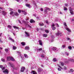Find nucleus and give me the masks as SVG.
I'll return each mask as SVG.
<instances>
[{
	"mask_svg": "<svg viewBox=\"0 0 74 74\" xmlns=\"http://www.w3.org/2000/svg\"><path fill=\"white\" fill-rule=\"evenodd\" d=\"M69 10L71 15H73V14H74V12L73 11V9H72L71 7L69 8Z\"/></svg>",
	"mask_w": 74,
	"mask_h": 74,
	"instance_id": "obj_1",
	"label": "nucleus"
},
{
	"mask_svg": "<svg viewBox=\"0 0 74 74\" xmlns=\"http://www.w3.org/2000/svg\"><path fill=\"white\" fill-rule=\"evenodd\" d=\"M38 73H42L43 72V69L41 68H38Z\"/></svg>",
	"mask_w": 74,
	"mask_h": 74,
	"instance_id": "obj_2",
	"label": "nucleus"
},
{
	"mask_svg": "<svg viewBox=\"0 0 74 74\" xmlns=\"http://www.w3.org/2000/svg\"><path fill=\"white\" fill-rule=\"evenodd\" d=\"M25 33L26 34L25 36L26 37H29L30 36V34H29V33L25 31Z\"/></svg>",
	"mask_w": 74,
	"mask_h": 74,
	"instance_id": "obj_3",
	"label": "nucleus"
},
{
	"mask_svg": "<svg viewBox=\"0 0 74 74\" xmlns=\"http://www.w3.org/2000/svg\"><path fill=\"white\" fill-rule=\"evenodd\" d=\"M9 72V71H8V70L7 69H6L5 71H3V73H7V74H8Z\"/></svg>",
	"mask_w": 74,
	"mask_h": 74,
	"instance_id": "obj_4",
	"label": "nucleus"
},
{
	"mask_svg": "<svg viewBox=\"0 0 74 74\" xmlns=\"http://www.w3.org/2000/svg\"><path fill=\"white\" fill-rule=\"evenodd\" d=\"M25 67L23 66L21 68V72H23L25 71Z\"/></svg>",
	"mask_w": 74,
	"mask_h": 74,
	"instance_id": "obj_5",
	"label": "nucleus"
},
{
	"mask_svg": "<svg viewBox=\"0 0 74 74\" xmlns=\"http://www.w3.org/2000/svg\"><path fill=\"white\" fill-rule=\"evenodd\" d=\"M2 14L3 15H5L7 14V12L4 11H1Z\"/></svg>",
	"mask_w": 74,
	"mask_h": 74,
	"instance_id": "obj_6",
	"label": "nucleus"
},
{
	"mask_svg": "<svg viewBox=\"0 0 74 74\" xmlns=\"http://www.w3.org/2000/svg\"><path fill=\"white\" fill-rule=\"evenodd\" d=\"M50 10V9H49V8H48L47 7H45L44 9L45 12H47V10H49V11Z\"/></svg>",
	"mask_w": 74,
	"mask_h": 74,
	"instance_id": "obj_7",
	"label": "nucleus"
},
{
	"mask_svg": "<svg viewBox=\"0 0 74 74\" xmlns=\"http://www.w3.org/2000/svg\"><path fill=\"white\" fill-rule=\"evenodd\" d=\"M9 64H10V66L12 67V68L13 69H15V66H14V65L12 64H10V63H9Z\"/></svg>",
	"mask_w": 74,
	"mask_h": 74,
	"instance_id": "obj_8",
	"label": "nucleus"
},
{
	"mask_svg": "<svg viewBox=\"0 0 74 74\" xmlns=\"http://www.w3.org/2000/svg\"><path fill=\"white\" fill-rule=\"evenodd\" d=\"M25 25L27 27H30L31 28V26L29 25V24L27 23H25Z\"/></svg>",
	"mask_w": 74,
	"mask_h": 74,
	"instance_id": "obj_9",
	"label": "nucleus"
},
{
	"mask_svg": "<svg viewBox=\"0 0 74 74\" xmlns=\"http://www.w3.org/2000/svg\"><path fill=\"white\" fill-rule=\"evenodd\" d=\"M11 57H10V56L7 57V60H8V61H10L11 60Z\"/></svg>",
	"mask_w": 74,
	"mask_h": 74,
	"instance_id": "obj_10",
	"label": "nucleus"
},
{
	"mask_svg": "<svg viewBox=\"0 0 74 74\" xmlns=\"http://www.w3.org/2000/svg\"><path fill=\"white\" fill-rule=\"evenodd\" d=\"M38 42L39 43L40 45H42V40H39L38 41Z\"/></svg>",
	"mask_w": 74,
	"mask_h": 74,
	"instance_id": "obj_11",
	"label": "nucleus"
},
{
	"mask_svg": "<svg viewBox=\"0 0 74 74\" xmlns=\"http://www.w3.org/2000/svg\"><path fill=\"white\" fill-rule=\"evenodd\" d=\"M26 7H29V8H32V7H31V6H30V4H26Z\"/></svg>",
	"mask_w": 74,
	"mask_h": 74,
	"instance_id": "obj_12",
	"label": "nucleus"
},
{
	"mask_svg": "<svg viewBox=\"0 0 74 74\" xmlns=\"http://www.w3.org/2000/svg\"><path fill=\"white\" fill-rule=\"evenodd\" d=\"M25 50H29V47L28 46H26L25 47Z\"/></svg>",
	"mask_w": 74,
	"mask_h": 74,
	"instance_id": "obj_13",
	"label": "nucleus"
},
{
	"mask_svg": "<svg viewBox=\"0 0 74 74\" xmlns=\"http://www.w3.org/2000/svg\"><path fill=\"white\" fill-rule=\"evenodd\" d=\"M65 29L67 31H68V32H71V30L68 27H66L65 28Z\"/></svg>",
	"mask_w": 74,
	"mask_h": 74,
	"instance_id": "obj_14",
	"label": "nucleus"
},
{
	"mask_svg": "<svg viewBox=\"0 0 74 74\" xmlns=\"http://www.w3.org/2000/svg\"><path fill=\"white\" fill-rule=\"evenodd\" d=\"M21 44L22 46H24L25 45H26V43L25 42H22L21 43Z\"/></svg>",
	"mask_w": 74,
	"mask_h": 74,
	"instance_id": "obj_15",
	"label": "nucleus"
},
{
	"mask_svg": "<svg viewBox=\"0 0 74 74\" xmlns=\"http://www.w3.org/2000/svg\"><path fill=\"white\" fill-rule=\"evenodd\" d=\"M31 73H32L33 74H37V73L35 71H32Z\"/></svg>",
	"mask_w": 74,
	"mask_h": 74,
	"instance_id": "obj_16",
	"label": "nucleus"
},
{
	"mask_svg": "<svg viewBox=\"0 0 74 74\" xmlns=\"http://www.w3.org/2000/svg\"><path fill=\"white\" fill-rule=\"evenodd\" d=\"M9 39L10 40H11L13 42H14V39H12L11 38L9 37Z\"/></svg>",
	"mask_w": 74,
	"mask_h": 74,
	"instance_id": "obj_17",
	"label": "nucleus"
},
{
	"mask_svg": "<svg viewBox=\"0 0 74 74\" xmlns=\"http://www.w3.org/2000/svg\"><path fill=\"white\" fill-rule=\"evenodd\" d=\"M53 62H57V61H58V60L56 58H54L53 60Z\"/></svg>",
	"mask_w": 74,
	"mask_h": 74,
	"instance_id": "obj_18",
	"label": "nucleus"
},
{
	"mask_svg": "<svg viewBox=\"0 0 74 74\" xmlns=\"http://www.w3.org/2000/svg\"><path fill=\"white\" fill-rule=\"evenodd\" d=\"M10 60H11V61H15V60L14 58L12 57H11V58H10Z\"/></svg>",
	"mask_w": 74,
	"mask_h": 74,
	"instance_id": "obj_19",
	"label": "nucleus"
},
{
	"mask_svg": "<svg viewBox=\"0 0 74 74\" xmlns=\"http://www.w3.org/2000/svg\"><path fill=\"white\" fill-rule=\"evenodd\" d=\"M66 47V45H63L62 46V49L65 48Z\"/></svg>",
	"mask_w": 74,
	"mask_h": 74,
	"instance_id": "obj_20",
	"label": "nucleus"
},
{
	"mask_svg": "<svg viewBox=\"0 0 74 74\" xmlns=\"http://www.w3.org/2000/svg\"><path fill=\"white\" fill-rule=\"evenodd\" d=\"M30 23H34V22H35V21L33 19H31L30 21Z\"/></svg>",
	"mask_w": 74,
	"mask_h": 74,
	"instance_id": "obj_21",
	"label": "nucleus"
},
{
	"mask_svg": "<svg viewBox=\"0 0 74 74\" xmlns=\"http://www.w3.org/2000/svg\"><path fill=\"white\" fill-rule=\"evenodd\" d=\"M13 27L14 29H19V27L16 26H13Z\"/></svg>",
	"mask_w": 74,
	"mask_h": 74,
	"instance_id": "obj_22",
	"label": "nucleus"
},
{
	"mask_svg": "<svg viewBox=\"0 0 74 74\" xmlns=\"http://www.w3.org/2000/svg\"><path fill=\"white\" fill-rule=\"evenodd\" d=\"M68 48L69 49H70V50H71V49H72V47L71 46H69L68 47Z\"/></svg>",
	"mask_w": 74,
	"mask_h": 74,
	"instance_id": "obj_23",
	"label": "nucleus"
},
{
	"mask_svg": "<svg viewBox=\"0 0 74 74\" xmlns=\"http://www.w3.org/2000/svg\"><path fill=\"white\" fill-rule=\"evenodd\" d=\"M60 63L61 65L62 66H64V63L60 62Z\"/></svg>",
	"mask_w": 74,
	"mask_h": 74,
	"instance_id": "obj_24",
	"label": "nucleus"
},
{
	"mask_svg": "<svg viewBox=\"0 0 74 74\" xmlns=\"http://www.w3.org/2000/svg\"><path fill=\"white\" fill-rule=\"evenodd\" d=\"M24 57H25V58H28V56H27V55L26 54H24Z\"/></svg>",
	"mask_w": 74,
	"mask_h": 74,
	"instance_id": "obj_25",
	"label": "nucleus"
},
{
	"mask_svg": "<svg viewBox=\"0 0 74 74\" xmlns=\"http://www.w3.org/2000/svg\"><path fill=\"white\" fill-rule=\"evenodd\" d=\"M62 33L59 32H58L57 33H56V35L57 36H59L60 34H61Z\"/></svg>",
	"mask_w": 74,
	"mask_h": 74,
	"instance_id": "obj_26",
	"label": "nucleus"
},
{
	"mask_svg": "<svg viewBox=\"0 0 74 74\" xmlns=\"http://www.w3.org/2000/svg\"><path fill=\"white\" fill-rule=\"evenodd\" d=\"M39 25L40 26H44V23H39Z\"/></svg>",
	"mask_w": 74,
	"mask_h": 74,
	"instance_id": "obj_27",
	"label": "nucleus"
},
{
	"mask_svg": "<svg viewBox=\"0 0 74 74\" xmlns=\"http://www.w3.org/2000/svg\"><path fill=\"white\" fill-rule=\"evenodd\" d=\"M7 27H8V28H9V29H11V28L12 27V26H11L10 25H8L7 26Z\"/></svg>",
	"mask_w": 74,
	"mask_h": 74,
	"instance_id": "obj_28",
	"label": "nucleus"
},
{
	"mask_svg": "<svg viewBox=\"0 0 74 74\" xmlns=\"http://www.w3.org/2000/svg\"><path fill=\"white\" fill-rule=\"evenodd\" d=\"M43 36H44L45 37H47L48 36V34H43Z\"/></svg>",
	"mask_w": 74,
	"mask_h": 74,
	"instance_id": "obj_29",
	"label": "nucleus"
},
{
	"mask_svg": "<svg viewBox=\"0 0 74 74\" xmlns=\"http://www.w3.org/2000/svg\"><path fill=\"white\" fill-rule=\"evenodd\" d=\"M52 49L53 51H55L56 49H57V48H56V47H53Z\"/></svg>",
	"mask_w": 74,
	"mask_h": 74,
	"instance_id": "obj_30",
	"label": "nucleus"
},
{
	"mask_svg": "<svg viewBox=\"0 0 74 74\" xmlns=\"http://www.w3.org/2000/svg\"><path fill=\"white\" fill-rule=\"evenodd\" d=\"M14 14L16 16H18V15H19V14H18L17 12L14 13Z\"/></svg>",
	"mask_w": 74,
	"mask_h": 74,
	"instance_id": "obj_31",
	"label": "nucleus"
},
{
	"mask_svg": "<svg viewBox=\"0 0 74 74\" xmlns=\"http://www.w3.org/2000/svg\"><path fill=\"white\" fill-rule=\"evenodd\" d=\"M22 12L23 13H25V14H24L25 15H26V14H27L26 12H25V10H24V11H23V10H22Z\"/></svg>",
	"mask_w": 74,
	"mask_h": 74,
	"instance_id": "obj_32",
	"label": "nucleus"
},
{
	"mask_svg": "<svg viewBox=\"0 0 74 74\" xmlns=\"http://www.w3.org/2000/svg\"><path fill=\"white\" fill-rule=\"evenodd\" d=\"M5 51L6 53L8 52V49H5Z\"/></svg>",
	"mask_w": 74,
	"mask_h": 74,
	"instance_id": "obj_33",
	"label": "nucleus"
},
{
	"mask_svg": "<svg viewBox=\"0 0 74 74\" xmlns=\"http://www.w3.org/2000/svg\"><path fill=\"white\" fill-rule=\"evenodd\" d=\"M41 56L42 57L44 58V57H45V55H44V54H42L41 55Z\"/></svg>",
	"mask_w": 74,
	"mask_h": 74,
	"instance_id": "obj_34",
	"label": "nucleus"
},
{
	"mask_svg": "<svg viewBox=\"0 0 74 74\" xmlns=\"http://www.w3.org/2000/svg\"><path fill=\"white\" fill-rule=\"evenodd\" d=\"M22 10H18V11L19 13H21L22 12Z\"/></svg>",
	"mask_w": 74,
	"mask_h": 74,
	"instance_id": "obj_35",
	"label": "nucleus"
},
{
	"mask_svg": "<svg viewBox=\"0 0 74 74\" xmlns=\"http://www.w3.org/2000/svg\"><path fill=\"white\" fill-rule=\"evenodd\" d=\"M45 31L46 33H49V31L47 29L45 30Z\"/></svg>",
	"mask_w": 74,
	"mask_h": 74,
	"instance_id": "obj_36",
	"label": "nucleus"
},
{
	"mask_svg": "<svg viewBox=\"0 0 74 74\" xmlns=\"http://www.w3.org/2000/svg\"><path fill=\"white\" fill-rule=\"evenodd\" d=\"M52 30H55V29H56V27H53L52 28Z\"/></svg>",
	"mask_w": 74,
	"mask_h": 74,
	"instance_id": "obj_37",
	"label": "nucleus"
},
{
	"mask_svg": "<svg viewBox=\"0 0 74 74\" xmlns=\"http://www.w3.org/2000/svg\"><path fill=\"white\" fill-rule=\"evenodd\" d=\"M13 49H14V50L16 49V48H17V47H16L15 46H13Z\"/></svg>",
	"mask_w": 74,
	"mask_h": 74,
	"instance_id": "obj_38",
	"label": "nucleus"
},
{
	"mask_svg": "<svg viewBox=\"0 0 74 74\" xmlns=\"http://www.w3.org/2000/svg\"><path fill=\"white\" fill-rule=\"evenodd\" d=\"M42 49L41 48H40L38 49V51H42Z\"/></svg>",
	"mask_w": 74,
	"mask_h": 74,
	"instance_id": "obj_39",
	"label": "nucleus"
},
{
	"mask_svg": "<svg viewBox=\"0 0 74 74\" xmlns=\"http://www.w3.org/2000/svg\"><path fill=\"white\" fill-rule=\"evenodd\" d=\"M45 22L46 23H47V24H49V22H48V20H46L45 21Z\"/></svg>",
	"mask_w": 74,
	"mask_h": 74,
	"instance_id": "obj_40",
	"label": "nucleus"
},
{
	"mask_svg": "<svg viewBox=\"0 0 74 74\" xmlns=\"http://www.w3.org/2000/svg\"><path fill=\"white\" fill-rule=\"evenodd\" d=\"M64 11H66V10H67V8L66 7H64Z\"/></svg>",
	"mask_w": 74,
	"mask_h": 74,
	"instance_id": "obj_41",
	"label": "nucleus"
},
{
	"mask_svg": "<svg viewBox=\"0 0 74 74\" xmlns=\"http://www.w3.org/2000/svg\"><path fill=\"white\" fill-rule=\"evenodd\" d=\"M1 60L2 62H5V59L3 58H2Z\"/></svg>",
	"mask_w": 74,
	"mask_h": 74,
	"instance_id": "obj_42",
	"label": "nucleus"
},
{
	"mask_svg": "<svg viewBox=\"0 0 74 74\" xmlns=\"http://www.w3.org/2000/svg\"><path fill=\"white\" fill-rule=\"evenodd\" d=\"M13 13H14V12L13 11H12L10 12V15H12L13 14Z\"/></svg>",
	"mask_w": 74,
	"mask_h": 74,
	"instance_id": "obj_43",
	"label": "nucleus"
},
{
	"mask_svg": "<svg viewBox=\"0 0 74 74\" xmlns=\"http://www.w3.org/2000/svg\"><path fill=\"white\" fill-rule=\"evenodd\" d=\"M55 26L53 23H52V24L51 25V27H54V26Z\"/></svg>",
	"mask_w": 74,
	"mask_h": 74,
	"instance_id": "obj_44",
	"label": "nucleus"
},
{
	"mask_svg": "<svg viewBox=\"0 0 74 74\" xmlns=\"http://www.w3.org/2000/svg\"><path fill=\"white\" fill-rule=\"evenodd\" d=\"M70 71H71V72H74V70H73L72 69H70Z\"/></svg>",
	"mask_w": 74,
	"mask_h": 74,
	"instance_id": "obj_45",
	"label": "nucleus"
},
{
	"mask_svg": "<svg viewBox=\"0 0 74 74\" xmlns=\"http://www.w3.org/2000/svg\"><path fill=\"white\" fill-rule=\"evenodd\" d=\"M5 67H3L2 69V70H5Z\"/></svg>",
	"mask_w": 74,
	"mask_h": 74,
	"instance_id": "obj_46",
	"label": "nucleus"
},
{
	"mask_svg": "<svg viewBox=\"0 0 74 74\" xmlns=\"http://www.w3.org/2000/svg\"><path fill=\"white\" fill-rule=\"evenodd\" d=\"M0 43H2V42H3V41L1 40V38H0Z\"/></svg>",
	"mask_w": 74,
	"mask_h": 74,
	"instance_id": "obj_47",
	"label": "nucleus"
},
{
	"mask_svg": "<svg viewBox=\"0 0 74 74\" xmlns=\"http://www.w3.org/2000/svg\"><path fill=\"white\" fill-rule=\"evenodd\" d=\"M0 68H1V69H2L3 67V65H0Z\"/></svg>",
	"mask_w": 74,
	"mask_h": 74,
	"instance_id": "obj_48",
	"label": "nucleus"
},
{
	"mask_svg": "<svg viewBox=\"0 0 74 74\" xmlns=\"http://www.w3.org/2000/svg\"><path fill=\"white\" fill-rule=\"evenodd\" d=\"M58 66L59 67H60V68L61 69H62V67H60V65L58 64Z\"/></svg>",
	"mask_w": 74,
	"mask_h": 74,
	"instance_id": "obj_49",
	"label": "nucleus"
},
{
	"mask_svg": "<svg viewBox=\"0 0 74 74\" xmlns=\"http://www.w3.org/2000/svg\"><path fill=\"white\" fill-rule=\"evenodd\" d=\"M64 25L65 26L67 27V25L66 24V23H64Z\"/></svg>",
	"mask_w": 74,
	"mask_h": 74,
	"instance_id": "obj_50",
	"label": "nucleus"
},
{
	"mask_svg": "<svg viewBox=\"0 0 74 74\" xmlns=\"http://www.w3.org/2000/svg\"><path fill=\"white\" fill-rule=\"evenodd\" d=\"M56 25H57V27H59V25L58 24H56Z\"/></svg>",
	"mask_w": 74,
	"mask_h": 74,
	"instance_id": "obj_51",
	"label": "nucleus"
},
{
	"mask_svg": "<svg viewBox=\"0 0 74 74\" xmlns=\"http://www.w3.org/2000/svg\"><path fill=\"white\" fill-rule=\"evenodd\" d=\"M12 10H13V9H11V8H10L9 9V11H12Z\"/></svg>",
	"mask_w": 74,
	"mask_h": 74,
	"instance_id": "obj_52",
	"label": "nucleus"
},
{
	"mask_svg": "<svg viewBox=\"0 0 74 74\" xmlns=\"http://www.w3.org/2000/svg\"><path fill=\"white\" fill-rule=\"evenodd\" d=\"M51 37H52V38H55V36L53 35H52Z\"/></svg>",
	"mask_w": 74,
	"mask_h": 74,
	"instance_id": "obj_53",
	"label": "nucleus"
},
{
	"mask_svg": "<svg viewBox=\"0 0 74 74\" xmlns=\"http://www.w3.org/2000/svg\"><path fill=\"white\" fill-rule=\"evenodd\" d=\"M64 70H67V68H66V66H64Z\"/></svg>",
	"mask_w": 74,
	"mask_h": 74,
	"instance_id": "obj_54",
	"label": "nucleus"
},
{
	"mask_svg": "<svg viewBox=\"0 0 74 74\" xmlns=\"http://www.w3.org/2000/svg\"><path fill=\"white\" fill-rule=\"evenodd\" d=\"M58 71H61V69H60V68H58Z\"/></svg>",
	"mask_w": 74,
	"mask_h": 74,
	"instance_id": "obj_55",
	"label": "nucleus"
},
{
	"mask_svg": "<svg viewBox=\"0 0 74 74\" xmlns=\"http://www.w3.org/2000/svg\"><path fill=\"white\" fill-rule=\"evenodd\" d=\"M40 10H41V11H43L44 10L43 9V8H42L40 9Z\"/></svg>",
	"mask_w": 74,
	"mask_h": 74,
	"instance_id": "obj_56",
	"label": "nucleus"
},
{
	"mask_svg": "<svg viewBox=\"0 0 74 74\" xmlns=\"http://www.w3.org/2000/svg\"><path fill=\"white\" fill-rule=\"evenodd\" d=\"M70 61H71V62H74V60L71 59L70 60Z\"/></svg>",
	"mask_w": 74,
	"mask_h": 74,
	"instance_id": "obj_57",
	"label": "nucleus"
},
{
	"mask_svg": "<svg viewBox=\"0 0 74 74\" xmlns=\"http://www.w3.org/2000/svg\"><path fill=\"white\" fill-rule=\"evenodd\" d=\"M66 55H67V56H69V53H65Z\"/></svg>",
	"mask_w": 74,
	"mask_h": 74,
	"instance_id": "obj_58",
	"label": "nucleus"
},
{
	"mask_svg": "<svg viewBox=\"0 0 74 74\" xmlns=\"http://www.w3.org/2000/svg\"><path fill=\"white\" fill-rule=\"evenodd\" d=\"M67 61H64V63H67Z\"/></svg>",
	"mask_w": 74,
	"mask_h": 74,
	"instance_id": "obj_59",
	"label": "nucleus"
},
{
	"mask_svg": "<svg viewBox=\"0 0 74 74\" xmlns=\"http://www.w3.org/2000/svg\"><path fill=\"white\" fill-rule=\"evenodd\" d=\"M71 21H74V18H72L71 20Z\"/></svg>",
	"mask_w": 74,
	"mask_h": 74,
	"instance_id": "obj_60",
	"label": "nucleus"
},
{
	"mask_svg": "<svg viewBox=\"0 0 74 74\" xmlns=\"http://www.w3.org/2000/svg\"><path fill=\"white\" fill-rule=\"evenodd\" d=\"M67 40H70V38H67Z\"/></svg>",
	"mask_w": 74,
	"mask_h": 74,
	"instance_id": "obj_61",
	"label": "nucleus"
},
{
	"mask_svg": "<svg viewBox=\"0 0 74 74\" xmlns=\"http://www.w3.org/2000/svg\"><path fill=\"white\" fill-rule=\"evenodd\" d=\"M16 1H17V2H19V1H20V0H15Z\"/></svg>",
	"mask_w": 74,
	"mask_h": 74,
	"instance_id": "obj_62",
	"label": "nucleus"
},
{
	"mask_svg": "<svg viewBox=\"0 0 74 74\" xmlns=\"http://www.w3.org/2000/svg\"><path fill=\"white\" fill-rule=\"evenodd\" d=\"M65 5L66 6H68V4H67L66 3L65 4Z\"/></svg>",
	"mask_w": 74,
	"mask_h": 74,
	"instance_id": "obj_63",
	"label": "nucleus"
},
{
	"mask_svg": "<svg viewBox=\"0 0 74 74\" xmlns=\"http://www.w3.org/2000/svg\"><path fill=\"white\" fill-rule=\"evenodd\" d=\"M2 33L0 34V37H1V35H2Z\"/></svg>",
	"mask_w": 74,
	"mask_h": 74,
	"instance_id": "obj_64",
	"label": "nucleus"
}]
</instances>
